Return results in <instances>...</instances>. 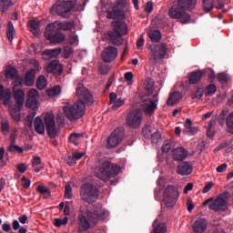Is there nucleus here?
<instances>
[{"instance_id":"1","label":"nucleus","mask_w":233,"mask_h":233,"mask_svg":"<svg viewBox=\"0 0 233 233\" xmlns=\"http://www.w3.org/2000/svg\"><path fill=\"white\" fill-rule=\"evenodd\" d=\"M76 96L78 100L74 104H66L63 110L69 120L81 118L86 113V106L94 104L92 94L79 82L76 87Z\"/></svg>"},{"instance_id":"2","label":"nucleus","mask_w":233,"mask_h":233,"mask_svg":"<svg viewBox=\"0 0 233 233\" xmlns=\"http://www.w3.org/2000/svg\"><path fill=\"white\" fill-rule=\"evenodd\" d=\"M197 0H178L177 5L169 8L168 15L173 19H179L181 24H187L191 15L187 11L196 8Z\"/></svg>"},{"instance_id":"3","label":"nucleus","mask_w":233,"mask_h":233,"mask_svg":"<svg viewBox=\"0 0 233 233\" xmlns=\"http://www.w3.org/2000/svg\"><path fill=\"white\" fill-rule=\"evenodd\" d=\"M121 172V167L117 165H113L107 160H101L95 167V177L96 178L108 182L113 177H116Z\"/></svg>"},{"instance_id":"4","label":"nucleus","mask_w":233,"mask_h":233,"mask_svg":"<svg viewBox=\"0 0 233 233\" xmlns=\"http://www.w3.org/2000/svg\"><path fill=\"white\" fill-rule=\"evenodd\" d=\"M113 30L107 31V39L115 46L123 44V36L127 35V25L123 21H113L111 23Z\"/></svg>"},{"instance_id":"5","label":"nucleus","mask_w":233,"mask_h":233,"mask_svg":"<svg viewBox=\"0 0 233 233\" xmlns=\"http://www.w3.org/2000/svg\"><path fill=\"white\" fill-rule=\"evenodd\" d=\"M230 198V194L228 191H225L219 194L216 198H209L206 199L202 206L207 207L208 205V208L212 211L219 212L225 211L228 208V199Z\"/></svg>"},{"instance_id":"6","label":"nucleus","mask_w":233,"mask_h":233,"mask_svg":"<svg viewBox=\"0 0 233 233\" xmlns=\"http://www.w3.org/2000/svg\"><path fill=\"white\" fill-rule=\"evenodd\" d=\"M80 197L85 203L94 204L99 198V192L96 186L86 183L81 187Z\"/></svg>"},{"instance_id":"7","label":"nucleus","mask_w":233,"mask_h":233,"mask_svg":"<svg viewBox=\"0 0 233 233\" xmlns=\"http://www.w3.org/2000/svg\"><path fill=\"white\" fill-rule=\"evenodd\" d=\"M86 214L93 225H96L97 221H103L106 219L109 216L108 210L103 208V206L100 204H95L93 206V211L87 209Z\"/></svg>"},{"instance_id":"8","label":"nucleus","mask_w":233,"mask_h":233,"mask_svg":"<svg viewBox=\"0 0 233 233\" xmlns=\"http://www.w3.org/2000/svg\"><path fill=\"white\" fill-rule=\"evenodd\" d=\"M45 36L47 40L50 41V43H52L54 45H59V44L63 43L66 39L65 34H63L54 25V23L47 25L46 31H45Z\"/></svg>"},{"instance_id":"9","label":"nucleus","mask_w":233,"mask_h":233,"mask_svg":"<svg viewBox=\"0 0 233 233\" xmlns=\"http://www.w3.org/2000/svg\"><path fill=\"white\" fill-rule=\"evenodd\" d=\"M163 197L164 205L167 208H171L177 204V201L180 197V192L178 188L169 185L165 188Z\"/></svg>"},{"instance_id":"10","label":"nucleus","mask_w":233,"mask_h":233,"mask_svg":"<svg viewBox=\"0 0 233 233\" xmlns=\"http://www.w3.org/2000/svg\"><path fill=\"white\" fill-rule=\"evenodd\" d=\"M159 101L158 93L153 94L151 96H147L140 103L142 111L147 116H152L157 109V103Z\"/></svg>"},{"instance_id":"11","label":"nucleus","mask_w":233,"mask_h":233,"mask_svg":"<svg viewBox=\"0 0 233 233\" xmlns=\"http://www.w3.org/2000/svg\"><path fill=\"white\" fill-rule=\"evenodd\" d=\"M72 8V1H58L51 7V12H56L59 16L68 18L70 17Z\"/></svg>"},{"instance_id":"12","label":"nucleus","mask_w":233,"mask_h":233,"mask_svg":"<svg viewBox=\"0 0 233 233\" xmlns=\"http://www.w3.org/2000/svg\"><path fill=\"white\" fill-rule=\"evenodd\" d=\"M126 5L127 0H116L111 10H107V19H123L125 17L124 9Z\"/></svg>"},{"instance_id":"13","label":"nucleus","mask_w":233,"mask_h":233,"mask_svg":"<svg viewBox=\"0 0 233 233\" xmlns=\"http://www.w3.org/2000/svg\"><path fill=\"white\" fill-rule=\"evenodd\" d=\"M143 120V114L140 109L130 110L126 116V123L131 128H137L140 127Z\"/></svg>"},{"instance_id":"14","label":"nucleus","mask_w":233,"mask_h":233,"mask_svg":"<svg viewBox=\"0 0 233 233\" xmlns=\"http://www.w3.org/2000/svg\"><path fill=\"white\" fill-rule=\"evenodd\" d=\"M151 49V58L150 61L157 63L158 60L165 59V56L167 52V44H157L155 46H150Z\"/></svg>"},{"instance_id":"15","label":"nucleus","mask_w":233,"mask_h":233,"mask_svg":"<svg viewBox=\"0 0 233 233\" xmlns=\"http://www.w3.org/2000/svg\"><path fill=\"white\" fill-rule=\"evenodd\" d=\"M125 135L124 127H116L107 137V147H118L125 138Z\"/></svg>"},{"instance_id":"16","label":"nucleus","mask_w":233,"mask_h":233,"mask_svg":"<svg viewBox=\"0 0 233 233\" xmlns=\"http://www.w3.org/2000/svg\"><path fill=\"white\" fill-rule=\"evenodd\" d=\"M45 124L48 136L51 139H55L58 134V128L56 124L55 116L52 114H46L45 116Z\"/></svg>"},{"instance_id":"17","label":"nucleus","mask_w":233,"mask_h":233,"mask_svg":"<svg viewBox=\"0 0 233 233\" xmlns=\"http://www.w3.org/2000/svg\"><path fill=\"white\" fill-rule=\"evenodd\" d=\"M118 55V49L116 47H114V46H107L102 51V60L106 63H111L116 60Z\"/></svg>"},{"instance_id":"18","label":"nucleus","mask_w":233,"mask_h":233,"mask_svg":"<svg viewBox=\"0 0 233 233\" xmlns=\"http://www.w3.org/2000/svg\"><path fill=\"white\" fill-rule=\"evenodd\" d=\"M208 228V221L205 218H197L192 224L194 233H205Z\"/></svg>"},{"instance_id":"19","label":"nucleus","mask_w":233,"mask_h":233,"mask_svg":"<svg viewBox=\"0 0 233 233\" xmlns=\"http://www.w3.org/2000/svg\"><path fill=\"white\" fill-rule=\"evenodd\" d=\"M188 151L184 147H176L172 150V158L175 161L182 162L187 158Z\"/></svg>"},{"instance_id":"20","label":"nucleus","mask_w":233,"mask_h":233,"mask_svg":"<svg viewBox=\"0 0 233 233\" xmlns=\"http://www.w3.org/2000/svg\"><path fill=\"white\" fill-rule=\"evenodd\" d=\"M193 165L189 162H182L177 167V174L182 177L189 176L193 172Z\"/></svg>"},{"instance_id":"21","label":"nucleus","mask_w":233,"mask_h":233,"mask_svg":"<svg viewBox=\"0 0 233 233\" xmlns=\"http://www.w3.org/2000/svg\"><path fill=\"white\" fill-rule=\"evenodd\" d=\"M62 52L61 47H56V49H45L42 53V57L44 60H50L52 58L57 57Z\"/></svg>"},{"instance_id":"22","label":"nucleus","mask_w":233,"mask_h":233,"mask_svg":"<svg viewBox=\"0 0 233 233\" xmlns=\"http://www.w3.org/2000/svg\"><path fill=\"white\" fill-rule=\"evenodd\" d=\"M142 133L146 137H151L152 145H157L158 141H160L161 139V134L158 131L151 134V130L149 127L143 128Z\"/></svg>"},{"instance_id":"23","label":"nucleus","mask_w":233,"mask_h":233,"mask_svg":"<svg viewBox=\"0 0 233 233\" xmlns=\"http://www.w3.org/2000/svg\"><path fill=\"white\" fill-rule=\"evenodd\" d=\"M46 70L47 73H54L61 76L63 73V66L56 60H54L46 66Z\"/></svg>"},{"instance_id":"24","label":"nucleus","mask_w":233,"mask_h":233,"mask_svg":"<svg viewBox=\"0 0 233 233\" xmlns=\"http://www.w3.org/2000/svg\"><path fill=\"white\" fill-rule=\"evenodd\" d=\"M205 76V72L203 70L194 71L188 76V83L189 85H196L201 82V78Z\"/></svg>"},{"instance_id":"25","label":"nucleus","mask_w":233,"mask_h":233,"mask_svg":"<svg viewBox=\"0 0 233 233\" xmlns=\"http://www.w3.org/2000/svg\"><path fill=\"white\" fill-rule=\"evenodd\" d=\"M185 129L183 132L188 136H194L199 132V128L193 127V122L190 118H187L185 122Z\"/></svg>"},{"instance_id":"26","label":"nucleus","mask_w":233,"mask_h":233,"mask_svg":"<svg viewBox=\"0 0 233 233\" xmlns=\"http://www.w3.org/2000/svg\"><path fill=\"white\" fill-rule=\"evenodd\" d=\"M12 99V91L5 89V86L0 85V100H4V105L8 106Z\"/></svg>"},{"instance_id":"27","label":"nucleus","mask_w":233,"mask_h":233,"mask_svg":"<svg viewBox=\"0 0 233 233\" xmlns=\"http://www.w3.org/2000/svg\"><path fill=\"white\" fill-rule=\"evenodd\" d=\"M22 107L23 106H20L17 104L9 106L10 115L16 121H20V119H21V109H22Z\"/></svg>"},{"instance_id":"28","label":"nucleus","mask_w":233,"mask_h":233,"mask_svg":"<svg viewBox=\"0 0 233 233\" xmlns=\"http://www.w3.org/2000/svg\"><path fill=\"white\" fill-rule=\"evenodd\" d=\"M183 98V96L179 92H173L169 94L168 99L167 101V106H174L179 103Z\"/></svg>"},{"instance_id":"29","label":"nucleus","mask_w":233,"mask_h":233,"mask_svg":"<svg viewBox=\"0 0 233 233\" xmlns=\"http://www.w3.org/2000/svg\"><path fill=\"white\" fill-rule=\"evenodd\" d=\"M78 220L79 227L83 231L88 230L91 227V224H94V222H91L89 218L87 219L85 215H79Z\"/></svg>"},{"instance_id":"30","label":"nucleus","mask_w":233,"mask_h":233,"mask_svg":"<svg viewBox=\"0 0 233 233\" xmlns=\"http://www.w3.org/2000/svg\"><path fill=\"white\" fill-rule=\"evenodd\" d=\"M35 70L30 69L29 71L26 72L23 83L26 86H32L35 83Z\"/></svg>"},{"instance_id":"31","label":"nucleus","mask_w":233,"mask_h":233,"mask_svg":"<svg viewBox=\"0 0 233 233\" xmlns=\"http://www.w3.org/2000/svg\"><path fill=\"white\" fill-rule=\"evenodd\" d=\"M147 36L153 43H158L162 39V34L158 29H151L147 32Z\"/></svg>"},{"instance_id":"32","label":"nucleus","mask_w":233,"mask_h":233,"mask_svg":"<svg viewBox=\"0 0 233 233\" xmlns=\"http://www.w3.org/2000/svg\"><path fill=\"white\" fill-rule=\"evenodd\" d=\"M60 31L64 30V31H69L72 30L74 28L75 23L73 21H69V22H54L53 23Z\"/></svg>"},{"instance_id":"33","label":"nucleus","mask_w":233,"mask_h":233,"mask_svg":"<svg viewBox=\"0 0 233 233\" xmlns=\"http://www.w3.org/2000/svg\"><path fill=\"white\" fill-rule=\"evenodd\" d=\"M14 93V98L15 101V105H19L20 106H24L25 102V93L22 89L20 90H15Z\"/></svg>"},{"instance_id":"34","label":"nucleus","mask_w":233,"mask_h":233,"mask_svg":"<svg viewBox=\"0 0 233 233\" xmlns=\"http://www.w3.org/2000/svg\"><path fill=\"white\" fill-rule=\"evenodd\" d=\"M84 133H72L69 137L70 143L77 147L81 141H84Z\"/></svg>"},{"instance_id":"35","label":"nucleus","mask_w":233,"mask_h":233,"mask_svg":"<svg viewBox=\"0 0 233 233\" xmlns=\"http://www.w3.org/2000/svg\"><path fill=\"white\" fill-rule=\"evenodd\" d=\"M145 90L147 92V96H152L155 91V82L152 78H147L145 82Z\"/></svg>"},{"instance_id":"36","label":"nucleus","mask_w":233,"mask_h":233,"mask_svg":"<svg viewBox=\"0 0 233 233\" xmlns=\"http://www.w3.org/2000/svg\"><path fill=\"white\" fill-rule=\"evenodd\" d=\"M35 130L36 133L45 134V125L40 116H36L34 120Z\"/></svg>"},{"instance_id":"37","label":"nucleus","mask_w":233,"mask_h":233,"mask_svg":"<svg viewBox=\"0 0 233 233\" xmlns=\"http://www.w3.org/2000/svg\"><path fill=\"white\" fill-rule=\"evenodd\" d=\"M153 231L152 233H167V228L165 223L157 224V219H156L153 223Z\"/></svg>"},{"instance_id":"38","label":"nucleus","mask_w":233,"mask_h":233,"mask_svg":"<svg viewBox=\"0 0 233 233\" xmlns=\"http://www.w3.org/2000/svg\"><path fill=\"white\" fill-rule=\"evenodd\" d=\"M202 4L205 13L209 14L212 12V10H214V0H202Z\"/></svg>"},{"instance_id":"39","label":"nucleus","mask_w":233,"mask_h":233,"mask_svg":"<svg viewBox=\"0 0 233 233\" xmlns=\"http://www.w3.org/2000/svg\"><path fill=\"white\" fill-rule=\"evenodd\" d=\"M5 77L7 79H14L17 77V70L14 66H8L5 69Z\"/></svg>"},{"instance_id":"40","label":"nucleus","mask_w":233,"mask_h":233,"mask_svg":"<svg viewBox=\"0 0 233 233\" xmlns=\"http://www.w3.org/2000/svg\"><path fill=\"white\" fill-rule=\"evenodd\" d=\"M14 82L12 83L13 85V91H17V90H21V88L23 87V84H24V79L21 76H16L15 78H14Z\"/></svg>"},{"instance_id":"41","label":"nucleus","mask_w":233,"mask_h":233,"mask_svg":"<svg viewBox=\"0 0 233 233\" xmlns=\"http://www.w3.org/2000/svg\"><path fill=\"white\" fill-rule=\"evenodd\" d=\"M228 111L227 109H224L221 111V113L219 114L218 117V123L220 126H224L227 123V118L228 116Z\"/></svg>"},{"instance_id":"42","label":"nucleus","mask_w":233,"mask_h":233,"mask_svg":"<svg viewBox=\"0 0 233 233\" xmlns=\"http://www.w3.org/2000/svg\"><path fill=\"white\" fill-rule=\"evenodd\" d=\"M15 35V31L14 28V24L12 22H9L7 25V38L9 41L14 40V35Z\"/></svg>"},{"instance_id":"43","label":"nucleus","mask_w":233,"mask_h":233,"mask_svg":"<svg viewBox=\"0 0 233 233\" xmlns=\"http://www.w3.org/2000/svg\"><path fill=\"white\" fill-rule=\"evenodd\" d=\"M216 91H217V86L214 84H211L206 86L204 94L206 96H211L216 93Z\"/></svg>"},{"instance_id":"44","label":"nucleus","mask_w":233,"mask_h":233,"mask_svg":"<svg viewBox=\"0 0 233 233\" xmlns=\"http://www.w3.org/2000/svg\"><path fill=\"white\" fill-rule=\"evenodd\" d=\"M46 79L44 76H40L36 81V87L40 90L45 89L46 86Z\"/></svg>"},{"instance_id":"45","label":"nucleus","mask_w":233,"mask_h":233,"mask_svg":"<svg viewBox=\"0 0 233 233\" xmlns=\"http://www.w3.org/2000/svg\"><path fill=\"white\" fill-rule=\"evenodd\" d=\"M226 125L228 127V131L233 134V112L228 114Z\"/></svg>"},{"instance_id":"46","label":"nucleus","mask_w":233,"mask_h":233,"mask_svg":"<svg viewBox=\"0 0 233 233\" xmlns=\"http://www.w3.org/2000/svg\"><path fill=\"white\" fill-rule=\"evenodd\" d=\"M25 106L34 111V109H35L37 106L36 99L35 98H26Z\"/></svg>"},{"instance_id":"47","label":"nucleus","mask_w":233,"mask_h":233,"mask_svg":"<svg viewBox=\"0 0 233 233\" xmlns=\"http://www.w3.org/2000/svg\"><path fill=\"white\" fill-rule=\"evenodd\" d=\"M30 31L34 35H37L39 33V23L35 20H32L30 22Z\"/></svg>"},{"instance_id":"48","label":"nucleus","mask_w":233,"mask_h":233,"mask_svg":"<svg viewBox=\"0 0 233 233\" xmlns=\"http://www.w3.org/2000/svg\"><path fill=\"white\" fill-rule=\"evenodd\" d=\"M47 94L50 97H55L56 96H58L61 93V87L60 86H55L52 89H48Z\"/></svg>"},{"instance_id":"49","label":"nucleus","mask_w":233,"mask_h":233,"mask_svg":"<svg viewBox=\"0 0 233 233\" xmlns=\"http://www.w3.org/2000/svg\"><path fill=\"white\" fill-rule=\"evenodd\" d=\"M202 72H204V76H207L208 77V79L210 80V82H214V80L216 78V75L212 69L208 68L206 70H202Z\"/></svg>"},{"instance_id":"50","label":"nucleus","mask_w":233,"mask_h":233,"mask_svg":"<svg viewBox=\"0 0 233 233\" xmlns=\"http://www.w3.org/2000/svg\"><path fill=\"white\" fill-rule=\"evenodd\" d=\"M68 222V218L65 217L64 218H56L55 219V226L60 228L61 226H66Z\"/></svg>"},{"instance_id":"51","label":"nucleus","mask_w":233,"mask_h":233,"mask_svg":"<svg viewBox=\"0 0 233 233\" xmlns=\"http://www.w3.org/2000/svg\"><path fill=\"white\" fill-rule=\"evenodd\" d=\"M36 113L35 111H32L30 112L27 116H26V119H25V123L26 125L31 127L32 125H33V120H34V117L35 116Z\"/></svg>"},{"instance_id":"52","label":"nucleus","mask_w":233,"mask_h":233,"mask_svg":"<svg viewBox=\"0 0 233 233\" xmlns=\"http://www.w3.org/2000/svg\"><path fill=\"white\" fill-rule=\"evenodd\" d=\"M205 95V91H203L202 88H198L196 93L191 96V98L193 100L197 99H202L203 96Z\"/></svg>"},{"instance_id":"53","label":"nucleus","mask_w":233,"mask_h":233,"mask_svg":"<svg viewBox=\"0 0 233 233\" xmlns=\"http://www.w3.org/2000/svg\"><path fill=\"white\" fill-rule=\"evenodd\" d=\"M1 130L4 135H8V131L10 130V124L8 121L5 120L1 123Z\"/></svg>"},{"instance_id":"54","label":"nucleus","mask_w":233,"mask_h":233,"mask_svg":"<svg viewBox=\"0 0 233 233\" xmlns=\"http://www.w3.org/2000/svg\"><path fill=\"white\" fill-rule=\"evenodd\" d=\"M65 197L66 199L70 200L73 198V190L70 185H66Z\"/></svg>"},{"instance_id":"55","label":"nucleus","mask_w":233,"mask_h":233,"mask_svg":"<svg viewBox=\"0 0 233 233\" xmlns=\"http://www.w3.org/2000/svg\"><path fill=\"white\" fill-rule=\"evenodd\" d=\"M125 100L121 98H117L114 103L113 106H111V109L117 110L119 107H121L125 104Z\"/></svg>"},{"instance_id":"56","label":"nucleus","mask_w":233,"mask_h":233,"mask_svg":"<svg viewBox=\"0 0 233 233\" xmlns=\"http://www.w3.org/2000/svg\"><path fill=\"white\" fill-rule=\"evenodd\" d=\"M217 79L219 83L224 84L228 82V76L224 73H220L218 75Z\"/></svg>"},{"instance_id":"57","label":"nucleus","mask_w":233,"mask_h":233,"mask_svg":"<svg viewBox=\"0 0 233 233\" xmlns=\"http://www.w3.org/2000/svg\"><path fill=\"white\" fill-rule=\"evenodd\" d=\"M212 187H214V182H212V181L207 182L204 187L203 193L207 194V193L210 192V190H212Z\"/></svg>"},{"instance_id":"58","label":"nucleus","mask_w":233,"mask_h":233,"mask_svg":"<svg viewBox=\"0 0 233 233\" xmlns=\"http://www.w3.org/2000/svg\"><path fill=\"white\" fill-rule=\"evenodd\" d=\"M11 4L12 0H0V7L3 9H8Z\"/></svg>"},{"instance_id":"59","label":"nucleus","mask_w":233,"mask_h":233,"mask_svg":"<svg viewBox=\"0 0 233 233\" xmlns=\"http://www.w3.org/2000/svg\"><path fill=\"white\" fill-rule=\"evenodd\" d=\"M37 91L35 89H31L28 91L27 93V99H35V97L37 96Z\"/></svg>"},{"instance_id":"60","label":"nucleus","mask_w":233,"mask_h":233,"mask_svg":"<svg viewBox=\"0 0 233 233\" xmlns=\"http://www.w3.org/2000/svg\"><path fill=\"white\" fill-rule=\"evenodd\" d=\"M41 165V158L40 157H33L32 159V167L33 168H35L36 167Z\"/></svg>"},{"instance_id":"61","label":"nucleus","mask_w":233,"mask_h":233,"mask_svg":"<svg viewBox=\"0 0 233 233\" xmlns=\"http://www.w3.org/2000/svg\"><path fill=\"white\" fill-rule=\"evenodd\" d=\"M37 191L42 194V195H46L49 193V189L46 187V186H43V185H39L37 187Z\"/></svg>"},{"instance_id":"62","label":"nucleus","mask_w":233,"mask_h":233,"mask_svg":"<svg viewBox=\"0 0 233 233\" xmlns=\"http://www.w3.org/2000/svg\"><path fill=\"white\" fill-rule=\"evenodd\" d=\"M15 137H16V132L14 131L10 135V143H11L10 147H17V145H15Z\"/></svg>"},{"instance_id":"63","label":"nucleus","mask_w":233,"mask_h":233,"mask_svg":"<svg viewBox=\"0 0 233 233\" xmlns=\"http://www.w3.org/2000/svg\"><path fill=\"white\" fill-rule=\"evenodd\" d=\"M66 163L69 167H75L76 165V160L74 158V157H67Z\"/></svg>"},{"instance_id":"64","label":"nucleus","mask_w":233,"mask_h":233,"mask_svg":"<svg viewBox=\"0 0 233 233\" xmlns=\"http://www.w3.org/2000/svg\"><path fill=\"white\" fill-rule=\"evenodd\" d=\"M27 169V166L24 163H21L17 166V170L20 174H24Z\"/></svg>"}]
</instances>
